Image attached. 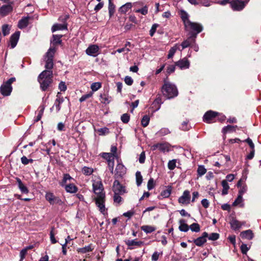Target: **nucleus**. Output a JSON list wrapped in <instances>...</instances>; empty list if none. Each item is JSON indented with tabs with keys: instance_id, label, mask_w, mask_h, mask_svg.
I'll use <instances>...</instances> for the list:
<instances>
[{
	"instance_id": "393cba45",
	"label": "nucleus",
	"mask_w": 261,
	"mask_h": 261,
	"mask_svg": "<svg viewBox=\"0 0 261 261\" xmlns=\"http://www.w3.org/2000/svg\"><path fill=\"white\" fill-rule=\"evenodd\" d=\"M63 187L67 193H75L78 190L77 187L73 184L66 185Z\"/></svg>"
},
{
	"instance_id": "f8f14e48",
	"label": "nucleus",
	"mask_w": 261,
	"mask_h": 261,
	"mask_svg": "<svg viewBox=\"0 0 261 261\" xmlns=\"http://www.w3.org/2000/svg\"><path fill=\"white\" fill-rule=\"evenodd\" d=\"M105 203V198H102L101 197H100V199H95L96 205L98 207L99 211L103 215H106L107 214Z\"/></svg>"
},
{
	"instance_id": "412c9836",
	"label": "nucleus",
	"mask_w": 261,
	"mask_h": 261,
	"mask_svg": "<svg viewBox=\"0 0 261 261\" xmlns=\"http://www.w3.org/2000/svg\"><path fill=\"white\" fill-rule=\"evenodd\" d=\"M240 236L242 239L250 240L253 238L254 234L251 230L248 229L241 232Z\"/></svg>"
},
{
	"instance_id": "338daca9",
	"label": "nucleus",
	"mask_w": 261,
	"mask_h": 261,
	"mask_svg": "<svg viewBox=\"0 0 261 261\" xmlns=\"http://www.w3.org/2000/svg\"><path fill=\"white\" fill-rule=\"evenodd\" d=\"M158 26L159 25L156 23H154L152 25L151 28L149 31V35H150V36L152 37L154 35Z\"/></svg>"
},
{
	"instance_id": "c756f323",
	"label": "nucleus",
	"mask_w": 261,
	"mask_h": 261,
	"mask_svg": "<svg viewBox=\"0 0 261 261\" xmlns=\"http://www.w3.org/2000/svg\"><path fill=\"white\" fill-rule=\"evenodd\" d=\"M180 224L179 226V229L181 231L187 232L189 229V226L186 223V221L184 219H180L179 221Z\"/></svg>"
},
{
	"instance_id": "6ab92c4d",
	"label": "nucleus",
	"mask_w": 261,
	"mask_h": 261,
	"mask_svg": "<svg viewBox=\"0 0 261 261\" xmlns=\"http://www.w3.org/2000/svg\"><path fill=\"white\" fill-rule=\"evenodd\" d=\"M20 36V32H16L15 33H14L10 38V45L11 46V48H14L18 41L19 38Z\"/></svg>"
},
{
	"instance_id": "0e129e2a",
	"label": "nucleus",
	"mask_w": 261,
	"mask_h": 261,
	"mask_svg": "<svg viewBox=\"0 0 261 261\" xmlns=\"http://www.w3.org/2000/svg\"><path fill=\"white\" fill-rule=\"evenodd\" d=\"M93 95V93L92 92H90L88 94H85V95H83L80 98V101L81 102H82L84 101H85L87 99L92 97Z\"/></svg>"
},
{
	"instance_id": "1a4fd4ad",
	"label": "nucleus",
	"mask_w": 261,
	"mask_h": 261,
	"mask_svg": "<svg viewBox=\"0 0 261 261\" xmlns=\"http://www.w3.org/2000/svg\"><path fill=\"white\" fill-rule=\"evenodd\" d=\"M113 191L116 194H123L125 193V187L121 185L117 180H115L114 181Z\"/></svg>"
},
{
	"instance_id": "6e6d98bb",
	"label": "nucleus",
	"mask_w": 261,
	"mask_h": 261,
	"mask_svg": "<svg viewBox=\"0 0 261 261\" xmlns=\"http://www.w3.org/2000/svg\"><path fill=\"white\" fill-rule=\"evenodd\" d=\"M117 148L116 146L112 145L111 147V152H110V153L111 154H112L113 155H114L115 157V158L118 160V155L117 153Z\"/></svg>"
},
{
	"instance_id": "a18cd8bd",
	"label": "nucleus",
	"mask_w": 261,
	"mask_h": 261,
	"mask_svg": "<svg viewBox=\"0 0 261 261\" xmlns=\"http://www.w3.org/2000/svg\"><path fill=\"white\" fill-rule=\"evenodd\" d=\"M109 13L110 16L111 17L115 12V5L112 3L111 0H109Z\"/></svg>"
},
{
	"instance_id": "ea45409f",
	"label": "nucleus",
	"mask_w": 261,
	"mask_h": 261,
	"mask_svg": "<svg viewBox=\"0 0 261 261\" xmlns=\"http://www.w3.org/2000/svg\"><path fill=\"white\" fill-rule=\"evenodd\" d=\"M177 49L180 50V49L178 46V44H176L173 47H171L170 48V49L169 50V53L168 55V58L170 59V58H172L173 56H174L175 53L176 52V51Z\"/></svg>"
},
{
	"instance_id": "7c9ffc66",
	"label": "nucleus",
	"mask_w": 261,
	"mask_h": 261,
	"mask_svg": "<svg viewBox=\"0 0 261 261\" xmlns=\"http://www.w3.org/2000/svg\"><path fill=\"white\" fill-rule=\"evenodd\" d=\"M18 186L20 190L22 193H28L29 190L27 187L22 182L21 180L18 178H16Z\"/></svg>"
},
{
	"instance_id": "7ed1b4c3",
	"label": "nucleus",
	"mask_w": 261,
	"mask_h": 261,
	"mask_svg": "<svg viewBox=\"0 0 261 261\" xmlns=\"http://www.w3.org/2000/svg\"><path fill=\"white\" fill-rule=\"evenodd\" d=\"M185 27L186 31L189 32V35L194 36L195 35V38L197 37V34L203 30V27L201 24L191 21L187 22V24L185 25Z\"/></svg>"
},
{
	"instance_id": "69168bd1",
	"label": "nucleus",
	"mask_w": 261,
	"mask_h": 261,
	"mask_svg": "<svg viewBox=\"0 0 261 261\" xmlns=\"http://www.w3.org/2000/svg\"><path fill=\"white\" fill-rule=\"evenodd\" d=\"M242 253L246 254L247 251L249 250L250 247H248L245 244H242L240 247Z\"/></svg>"
},
{
	"instance_id": "79ce46f5",
	"label": "nucleus",
	"mask_w": 261,
	"mask_h": 261,
	"mask_svg": "<svg viewBox=\"0 0 261 261\" xmlns=\"http://www.w3.org/2000/svg\"><path fill=\"white\" fill-rule=\"evenodd\" d=\"M162 103L163 102L162 100V98L160 96H158L155 99V100L153 102L152 105H153V106H156V111H157L160 109L161 105Z\"/></svg>"
},
{
	"instance_id": "5fc2aeb1",
	"label": "nucleus",
	"mask_w": 261,
	"mask_h": 261,
	"mask_svg": "<svg viewBox=\"0 0 261 261\" xmlns=\"http://www.w3.org/2000/svg\"><path fill=\"white\" fill-rule=\"evenodd\" d=\"M171 192V189L170 188H168L165 190H163L161 192V196L164 198H168L170 196Z\"/></svg>"
},
{
	"instance_id": "3c124183",
	"label": "nucleus",
	"mask_w": 261,
	"mask_h": 261,
	"mask_svg": "<svg viewBox=\"0 0 261 261\" xmlns=\"http://www.w3.org/2000/svg\"><path fill=\"white\" fill-rule=\"evenodd\" d=\"M82 171L84 174L90 175L93 173V170L91 168L85 166L82 168Z\"/></svg>"
},
{
	"instance_id": "f3484780",
	"label": "nucleus",
	"mask_w": 261,
	"mask_h": 261,
	"mask_svg": "<svg viewBox=\"0 0 261 261\" xmlns=\"http://www.w3.org/2000/svg\"><path fill=\"white\" fill-rule=\"evenodd\" d=\"M12 90V86H9L4 83L1 87L0 91L4 96H9L10 95Z\"/></svg>"
},
{
	"instance_id": "a19ab883",
	"label": "nucleus",
	"mask_w": 261,
	"mask_h": 261,
	"mask_svg": "<svg viewBox=\"0 0 261 261\" xmlns=\"http://www.w3.org/2000/svg\"><path fill=\"white\" fill-rule=\"evenodd\" d=\"M222 186L223 187L222 194L223 195H226L228 193V190L229 188V186L227 181L225 180H222Z\"/></svg>"
},
{
	"instance_id": "37998d69",
	"label": "nucleus",
	"mask_w": 261,
	"mask_h": 261,
	"mask_svg": "<svg viewBox=\"0 0 261 261\" xmlns=\"http://www.w3.org/2000/svg\"><path fill=\"white\" fill-rule=\"evenodd\" d=\"M197 171L198 176L200 177L206 173V169L205 168L204 166L200 165L198 166Z\"/></svg>"
},
{
	"instance_id": "0eeeda50",
	"label": "nucleus",
	"mask_w": 261,
	"mask_h": 261,
	"mask_svg": "<svg viewBox=\"0 0 261 261\" xmlns=\"http://www.w3.org/2000/svg\"><path fill=\"white\" fill-rule=\"evenodd\" d=\"M230 4L231 8L234 11H241L245 6L244 2L240 0H232Z\"/></svg>"
},
{
	"instance_id": "4468645a",
	"label": "nucleus",
	"mask_w": 261,
	"mask_h": 261,
	"mask_svg": "<svg viewBox=\"0 0 261 261\" xmlns=\"http://www.w3.org/2000/svg\"><path fill=\"white\" fill-rule=\"evenodd\" d=\"M99 49L97 45H91L87 48L86 53L89 56L96 57L98 54Z\"/></svg>"
},
{
	"instance_id": "5701e85b",
	"label": "nucleus",
	"mask_w": 261,
	"mask_h": 261,
	"mask_svg": "<svg viewBox=\"0 0 261 261\" xmlns=\"http://www.w3.org/2000/svg\"><path fill=\"white\" fill-rule=\"evenodd\" d=\"M100 100L101 103L103 104H109L111 100V97L110 96L108 93L104 92L103 94L100 95Z\"/></svg>"
},
{
	"instance_id": "a211bd4d",
	"label": "nucleus",
	"mask_w": 261,
	"mask_h": 261,
	"mask_svg": "<svg viewBox=\"0 0 261 261\" xmlns=\"http://www.w3.org/2000/svg\"><path fill=\"white\" fill-rule=\"evenodd\" d=\"M195 35H194V36L189 35V37L181 43V45L182 46V49L190 46L192 44L195 43Z\"/></svg>"
},
{
	"instance_id": "2f4dec72",
	"label": "nucleus",
	"mask_w": 261,
	"mask_h": 261,
	"mask_svg": "<svg viewBox=\"0 0 261 261\" xmlns=\"http://www.w3.org/2000/svg\"><path fill=\"white\" fill-rule=\"evenodd\" d=\"M44 109L45 106L44 105H41L39 106L38 110L37 116L36 118L35 119V121L37 122L41 119L44 113Z\"/></svg>"
},
{
	"instance_id": "cd10ccee",
	"label": "nucleus",
	"mask_w": 261,
	"mask_h": 261,
	"mask_svg": "<svg viewBox=\"0 0 261 261\" xmlns=\"http://www.w3.org/2000/svg\"><path fill=\"white\" fill-rule=\"evenodd\" d=\"M62 35H53V41H51L53 46L50 47V48H55L56 50V48L55 47V46L61 43L62 40L61 39V38H62Z\"/></svg>"
},
{
	"instance_id": "680f3d73",
	"label": "nucleus",
	"mask_w": 261,
	"mask_h": 261,
	"mask_svg": "<svg viewBox=\"0 0 261 261\" xmlns=\"http://www.w3.org/2000/svg\"><path fill=\"white\" fill-rule=\"evenodd\" d=\"M207 238L210 240L216 241L219 239V234L217 233H212L210 236L208 235Z\"/></svg>"
},
{
	"instance_id": "13d9d810",
	"label": "nucleus",
	"mask_w": 261,
	"mask_h": 261,
	"mask_svg": "<svg viewBox=\"0 0 261 261\" xmlns=\"http://www.w3.org/2000/svg\"><path fill=\"white\" fill-rule=\"evenodd\" d=\"M176 160L169 161L168 163V168L171 170L174 169L176 167Z\"/></svg>"
},
{
	"instance_id": "f704fd0d",
	"label": "nucleus",
	"mask_w": 261,
	"mask_h": 261,
	"mask_svg": "<svg viewBox=\"0 0 261 261\" xmlns=\"http://www.w3.org/2000/svg\"><path fill=\"white\" fill-rule=\"evenodd\" d=\"M141 229L146 233H151L156 229L155 227L150 225H143L141 227Z\"/></svg>"
},
{
	"instance_id": "b1692460",
	"label": "nucleus",
	"mask_w": 261,
	"mask_h": 261,
	"mask_svg": "<svg viewBox=\"0 0 261 261\" xmlns=\"http://www.w3.org/2000/svg\"><path fill=\"white\" fill-rule=\"evenodd\" d=\"M231 228L234 230H237L241 228V221H239L235 218H232L230 221Z\"/></svg>"
},
{
	"instance_id": "20e7f679",
	"label": "nucleus",
	"mask_w": 261,
	"mask_h": 261,
	"mask_svg": "<svg viewBox=\"0 0 261 261\" xmlns=\"http://www.w3.org/2000/svg\"><path fill=\"white\" fill-rule=\"evenodd\" d=\"M46 200L51 205L55 204L61 205L63 202L59 197L55 196L53 193L46 192L45 196Z\"/></svg>"
},
{
	"instance_id": "bb28decb",
	"label": "nucleus",
	"mask_w": 261,
	"mask_h": 261,
	"mask_svg": "<svg viewBox=\"0 0 261 261\" xmlns=\"http://www.w3.org/2000/svg\"><path fill=\"white\" fill-rule=\"evenodd\" d=\"M179 14L180 16L184 22V25L187 24V22H189L191 21L189 19V14L184 10H181L179 11Z\"/></svg>"
},
{
	"instance_id": "39448f33",
	"label": "nucleus",
	"mask_w": 261,
	"mask_h": 261,
	"mask_svg": "<svg viewBox=\"0 0 261 261\" xmlns=\"http://www.w3.org/2000/svg\"><path fill=\"white\" fill-rule=\"evenodd\" d=\"M170 146V144L167 142L157 143L151 146V149L152 151H155V150L158 149L161 152L165 153L169 151Z\"/></svg>"
},
{
	"instance_id": "49530a36",
	"label": "nucleus",
	"mask_w": 261,
	"mask_h": 261,
	"mask_svg": "<svg viewBox=\"0 0 261 261\" xmlns=\"http://www.w3.org/2000/svg\"><path fill=\"white\" fill-rule=\"evenodd\" d=\"M101 87V84L100 82H95L91 84V89L93 92H95Z\"/></svg>"
},
{
	"instance_id": "4be33fe9",
	"label": "nucleus",
	"mask_w": 261,
	"mask_h": 261,
	"mask_svg": "<svg viewBox=\"0 0 261 261\" xmlns=\"http://www.w3.org/2000/svg\"><path fill=\"white\" fill-rule=\"evenodd\" d=\"M67 23H55L53 25L51 28L52 32H54L59 30H67Z\"/></svg>"
},
{
	"instance_id": "864d4df0",
	"label": "nucleus",
	"mask_w": 261,
	"mask_h": 261,
	"mask_svg": "<svg viewBox=\"0 0 261 261\" xmlns=\"http://www.w3.org/2000/svg\"><path fill=\"white\" fill-rule=\"evenodd\" d=\"M120 194L114 193V203L119 204L122 200V197L120 196Z\"/></svg>"
},
{
	"instance_id": "e2e57ef3",
	"label": "nucleus",
	"mask_w": 261,
	"mask_h": 261,
	"mask_svg": "<svg viewBox=\"0 0 261 261\" xmlns=\"http://www.w3.org/2000/svg\"><path fill=\"white\" fill-rule=\"evenodd\" d=\"M155 186L154 180L153 178H151L149 179L147 183V188L148 190H151L154 188Z\"/></svg>"
},
{
	"instance_id": "8fccbe9b",
	"label": "nucleus",
	"mask_w": 261,
	"mask_h": 261,
	"mask_svg": "<svg viewBox=\"0 0 261 261\" xmlns=\"http://www.w3.org/2000/svg\"><path fill=\"white\" fill-rule=\"evenodd\" d=\"M92 250V249L91 248V247L90 245L86 246L84 247L79 248L77 249L78 252L81 253H86L87 252L91 251Z\"/></svg>"
},
{
	"instance_id": "f257e3e1",
	"label": "nucleus",
	"mask_w": 261,
	"mask_h": 261,
	"mask_svg": "<svg viewBox=\"0 0 261 261\" xmlns=\"http://www.w3.org/2000/svg\"><path fill=\"white\" fill-rule=\"evenodd\" d=\"M56 52L55 48H49L44 56L45 67L47 70L43 71L38 76V81L42 91H45L53 82V58Z\"/></svg>"
},
{
	"instance_id": "58836bf2",
	"label": "nucleus",
	"mask_w": 261,
	"mask_h": 261,
	"mask_svg": "<svg viewBox=\"0 0 261 261\" xmlns=\"http://www.w3.org/2000/svg\"><path fill=\"white\" fill-rule=\"evenodd\" d=\"M237 127V125L232 126L228 125L226 126H225L223 128L222 132L224 134H226L228 132H232L236 131V128Z\"/></svg>"
},
{
	"instance_id": "4d7b16f0",
	"label": "nucleus",
	"mask_w": 261,
	"mask_h": 261,
	"mask_svg": "<svg viewBox=\"0 0 261 261\" xmlns=\"http://www.w3.org/2000/svg\"><path fill=\"white\" fill-rule=\"evenodd\" d=\"M130 119L129 115L127 113L123 114L121 117V121L124 123H127L129 122Z\"/></svg>"
},
{
	"instance_id": "ddd939ff",
	"label": "nucleus",
	"mask_w": 261,
	"mask_h": 261,
	"mask_svg": "<svg viewBox=\"0 0 261 261\" xmlns=\"http://www.w3.org/2000/svg\"><path fill=\"white\" fill-rule=\"evenodd\" d=\"M207 237L208 233L206 232H204L202 233L201 237L194 240L193 242L197 246L201 247L206 243Z\"/></svg>"
},
{
	"instance_id": "9b49d317",
	"label": "nucleus",
	"mask_w": 261,
	"mask_h": 261,
	"mask_svg": "<svg viewBox=\"0 0 261 261\" xmlns=\"http://www.w3.org/2000/svg\"><path fill=\"white\" fill-rule=\"evenodd\" d=\"M64 98L63 97L61 96V93L58 92L54 105L50 110H51L53 108L55 107L57 112H59L61 108V105L64 102Z\"/></svg>"
},
{
	"instance_id": "6e6552de",
	"label": "nucleus",
	"mask_w": 261,
	"mask_h": 261,
	"mask_svg": "<svg viewBox=\"0 0 261 261\" xmlns=\"http://www.w3.org/2000/svg\"><path fill=\"white\" fill-rule=\"evenodd\" d=\"M125 243L127 246L128 249L130 250L134 249L136 247H141L144 244L143 242L141 241H137L136 239L127 240L125 241Z\"/></svg>"
},
{
	"instance_id": "bf43d9fd",
	"label": "nucleus",
	"mask_w": 261,
	"mask_h": 261,
	"mask_svg": "<svg viewBox=\"0 0 261 261\" xmlns=\"http://www.w3.org/2000/svg\"><path fill=\"white\" fill-rule=\"evenodd\" d=\"M170 131L168 128H163L161 129L157 134L161 136L166 135L168 134H169Z\"/></svg>"
},
{
	"instance_id": "774afa93",
	"label": "nucleus",
	"mask_w": 261,
	"mask_h": 261,
	"mask_svg": "<svg viewBox=\"0 0 261 261\" xmlns=\"http://www.w3.org/2000/svg\"><path fill=\"white\" fill-rule=\"evenodd\" d=\"M188 122L184 121L181 124V126L180 127L181 129L184 131L189 130L190 128V126L188 125Z\"/></svg>"
},
{
	"instance_id": "473e14b6",
	"label": "nucleus",
	"mask_w": 261,
	"mask_h": 261,
	"mask_svg": "<svg viewBox=\"0 0 261 261\" xmlns=\"http://www.w3.org/2000/svg\"><path fill=\"white\" fill-rule=\"evenodd\" d=\"M241 182V180H240L237 184V187H240L239 195L243 196V195L247 192V187L246 185L242 186Z\"/></svg>"
},
{
	"instance_id": "c85d7f7f",
	"label": "nucleus",
	"mask_w": 261,
	"mask_h": 261,
	"mask_svg": "<svg viewBox=\"0 0 261 261\" xmlns=\"http://www.w3.org/2000/svg\"><path fill=\"white\" fill-rule=\"evenodd\" d=\"M100 156L105 159L107 161V163L114 161L115 158L114 155L108 152H102L100 154Z\"/></svg>"
},
{
	"instance_id": "9d476101",
	"label": "nucleus",
	"mask_w": 261,
	"mask_h": 261,
	"mask_svg": "<svg viewBox=\"0 0 261 261\" xmlns=\"http://www.w3.org/2000/svg\"><path fill=\"white\" fill-rule=\"evenodd\" d=\"M217 113L212 111H207L204 115L203 117V120L205 122L210 123L214 121V120L215 119L217 116Z\"/></svg>"
},
{
	"instance_id": "e433bc0d",
	"label": "nucleus",
	"mask_w": 261,
	"mask_h": 261,
	"mask_svg": "<svg viewBox=\"0 0 261 261\" xmlns=\"http://www.w3.org/2000/svg\"><path fill=\"white\" fill-rule=\"evenodd\" d=\"M243 202V196L238 195V197L237 199L234 200V201L232 203L233 206H237L240 205L241 207L244 206V203Z\"/></svg>"
},
{
	"instance_id": "72a5a7b5",
	"label": "nucleus",
	"mask_w": 261,
	"mask_h": 261,
	"mask_svg": "<svg viewBox=\"0 0 261 261\" xmlns=\"http://www.w3.org/2000/svg\"><path fill=\"white\" fill-rule=\"evenodd\" d=\"M132 7V3H127L125 4H124V5H123V6H122L119 8V11L121 13H125L129 9H131Z\"/></svg>"
},
{
	"instance_id": "4c0bfd02",
	"label": "nucleus",
	"mask_w": 261,
	"mask_h": 261,
	"mask_svg": "<svg viewBox=\"0 0 261 261\" xmlns=\"http://www.w3.org/2000/svg\"><path fill=\"white\" fill-rule=\"evenodd\" d=\"M72 179V177L69 174H64L63 175V179L60 182V185L61 186L64 187L65 185H66V184L68 180H70Z\"/></svg>"
},
{
	"instance_id": "a878e982",
	"label": "nucleus",
	"mask_w": 261,
	"mask_h": 261,
	"mask_svg": "<svg viewBox=\"0 0 261 261\" xmlns=\"http://www.w3.org/2000/svg\"><path fill=\"white\" fill-rule=\"evenodd\" d=\"M29 17H23L22 19H21L18 21V27L20 29H22L26 28L29 24Z\"/></svg>"
},
{
	"instance_id": "c03bdc74",
	"label": "nucleus",
	"mask_w": 261,
	"mask_h": 261,
	"mask_svg": "<svg viewBox=\"0 0 261 261\" xmlns=\"http://www.w3.org/2000/svg\"><path fill=\"white\" fill-rule=\"evenodd\" d=\"M136 179L137 185L139 187L142 182V176L140 171H137L136 173Z\"/></svg>"
},
{
	"instance_id": "2eb2a0df",
	"label": "nucleus",
	"mask_w": 261,
	"mask_h": 261,
	"mask_svg": "<svg viewBox=\"0 0 261 261\" xmlns=\"http://www.w3.org/2000/svg\"><path fill=\"white\" fill-rule=\"evenodd\" d=\"M191 196L190 192L186 190L184 192L182 196L178 198V202L181 204H189L190 203Z\"/></svg>"
},
{
	"instance_id": "603ef678",
	"label": "nucleus",
	"mask_w": 261,
	"mask_h": 261,
	"mask_svg": "<svg viewBox=\"0 0 261 261\" xmlns=\"http://www.w3.org/2000/svg\"><path fill=\"white\" fill-rule=\"evenodd\" d=\"M2 32L4 36L8 35L10 33V28L8 24H5L2 26Z\"/></svg>"
},
{
	"instance_id": "09e8293b",
	"label": "nucleus",
	"mask_w": 261,
	"mask_h": 261,
	"mask_svg": "<svg viewBox=\"0 0 261 261\" xmlns=\"http://www.w3.org/2000/svg\"><path fill=\"white\" fill-rule=\"evenodd\" d=\"M149 121V116L147 115H144L141 120V124L142 126L144 127H146L148 125Z\"/></svg>"
},
{
	"instance_id": "c9c22d12",
	"label": "nucleus",
	"mask_w": 261,
	"mask_h": 261,
	"mask_svg": "<svg viewBox=\"0 0 261 261\" xmlns=\"http://www.w3.org/2000/svg\"><path fill=\"white\" fill-rule=\"evenodd\" d=\"M94 193L97 195L95 199H100V197H101L102 198H105V193L104 192L103 188H100L99 189H95L93 191Z\"/></svg>"
},
{
	"instance_id": "423d86ee",
	"label": "nucleus",
	"mask_w": 261,
	"mask_h": 261,
	"mask_svg": "<svg viewBox=\"0 0 261 261\" xmlns=\"http://www.w3.org/2000/svg\"><path fill=\"white\" fill-rule=\"evenodd\" d=\"M118 164L115 169V175L117 177H122L126 172V168L121 163L119 160H117Z\"/></svg>"
},
{
	"instance_id": "052dcab7",
	"label": "nucleus",
	"mask_w": 261,
	"mask_h": 261,
	"mask_svg": "<svg viewBox=\"0 0 261 261\" xmlns=\"http://www.w3.org/2000/svg\"><path fill=\"white\" fill-rule=\"evenodd\" d=\"M97 131L99 132V135H105L109 133V128L106 127L100 128L98 129Z\"/></svg>"
},
{
	"instance_id": "dca6fc26",
	"label": "nucleus",
	"mask_w": 261,
	"mask_h": 261,
	"mask_svg": "<svg viewBox=\"0 0 261 261\" xmlns=\"http://www.w3.org/2000/svg\"><path fill=\"white\" fill-rule=\"evenodd\" d=\"M175 65L181 69H188L190 66V62L186 58L176 62Z\"/></svg>"
},
{
	"instance_id": "f03ea898",
	"label": "nucleus",
	"mask_w": 261,
	"mask_h": 261,
	"mask_svg": "<svg viewBox=\"0 0 261 261\" xmlns=\"http://www.w3.org/2000/svg\"><path fill=\"white\" fill-rule=\"evenodd\" d=\"M162 92L163 95L168 99L177 96L178 93L175 85L167 81L164 82L162 88Z\"/></svg>"
},
{
	"instance_id": "aec40b11",
	"label": "nucleus",
	"mask_w": 261,
	"mask_h": 261,
	"mask_svg": "<svg viewBox=\"0 0 261 261\" xmlns=\"http://www.w3.org/2000/svg\"><path fill=\"white\" fill-rule=\"evenodd\" d=\"M12 7L10 5H3L0 8V14L5 16L12 11Z\"/></svg>"
},
{
	"instance_id": "de8ad7c7",
	"label": "nucleus",
	"mask_w": 261,
	"mask_h": 261,
	"mask_svg": "<svg viewBox=\"0 0 261 261\" xmlns=\"http://www.w3.org/2000/svg\"><path fill=\"white\" fill-rule=\"evenodd\" d=\"M189 228L192 231L196 232H199L200 230V225L196 223L192 224L190 226Z\"/></svg>"
}]
</instances>
